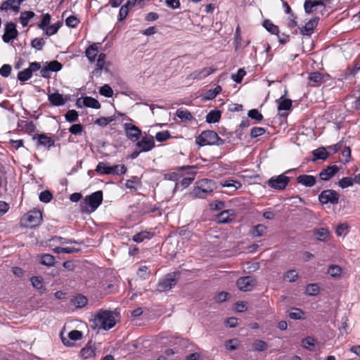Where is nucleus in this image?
Returning <instances> with one entry per match:
<instances>
[{
	"mask_svg": "<svg viewBox=\"0 0 360 360\" xmlns=\"http://www.w3.org/2000/svg\"><path fill=\"white\" fill-rule=\"evenodd\" d=\"M52 241H58L59 245H64V244H72V243H77V244H82V242H77L74 239H68L65 238H63L60 236H54L53 237Z\"/></svg>",
	"mask_w": 360,
	"mask_h": 360,
	"instance_id": "obj_49",
	"label": "nucleus"
},
{
	"mask_svg": "<svg viewBox=\"0 0 360 360\" xmlns=\"http://www.w3.org/2000/svg\"><path fill=\"white\" fill-rule=\"evenodd\" d=\"M115 312L110 310L99 309L92 320L93 327L98 330H108L116 324Z\"/></svg>",
	"mask_w": 360,
	"mask_h": 360,
	"instance_id": "obj_2",
	"label": "nucleus"
},
{
	"mask_svg": "<svg viewBox=\"0 0 360 360\" xmlns=\"http://www.w3.org/2000/svg\"><path fill=\"white\" fill-rule=\"evenodd\" d=\"M339 194L335 191L331 189L323 191L319 195V200L322 205L328 203L336 205L339 202Z\"/></svg>",
	"mask_w": 360,
	"mask_h": 360,
	"instance_id": "obj_8",
	"label": "nucleus"
},
{
	"mask_svg": "<svg viewBox=\"0 0 360 360\" xmlns=\"http://www.w3.org/2000/svg\"><path fill=\"white\" fill-rule=\"evenodd\" d=\"M48 100L53 106H61L63 105L67 99L58 92L52 93L48 95Z\"/></svg>",
	"mask_w": 360,
	"mask_h": 360,
	"instance_id": "obj_15",
	"label": "nucleus"
},
{
	"mask_svg": "<svg viewBox=\"0 0 360 360\" xmlns=\"http://www.w3.org/2000/svg\"><path fill=\"white\" fill-rule=\"evenodd\" d=\"M266 132V129L263 127H253L250 131V137L252 139L257 138Z\"/></svg>",
	"mask_w": 360,
	"mask_h": 360,
	"instance_id": "obj_56",
	"label": "nucleus"
},
{
	"mask_svg": "<svg viewBox=\"0 0 360 360\" xmlns=\"http://www.w3.org/2000/svg\"><path fill=\"white\" fill-rule=\"evenodd\" d=\"M35 14L33 11H23L21 12L19 17V21L23 27H26L29 21L34 17Z\"/></svg>",
	"mask_w": 360,
	"mask_h": 360,
	"instance_id": "obj_24",
	"label": "nucleus"
},
{
	"mask_svg": "<svg viewBox=\"0 0 360 360\" xmlns=\"http://www.w3.org/2000/svg\"><path fill=\"white\" fill-rule=\"evenodd\" d=\"M99 93L108 98L112 97L113 95V91L108 84H104L99 89Z\"/></svg>",
	"mask_w": 360,
	"mask_h": 360,
	"instance_id": "obj_51",
	"label": "nucleus"
},
{
	"mask_svg": "<svg viewBox=\"0 0 360 360\" xmlns=\"http://www.w3.org/2000/svg\"><path fill=\"white\" fill-rule=\"evenodd\" d=\"M215 188V182L212 180L203 179L199 181L195 187L193 193L199 198H205L208 193L213 191Z\"/></svg>",
	"mask_w": 360,
	"mask_h": 360,
	"instance_id": "obj_5",
	"label": "nucleus"
},
{
	"mask_svg": "<svg viewBox=\"0 0 360 360\" xmlns=\"http://www.w3.org/2000/svg\"><path fill=\"white\" fill-rule=\"evenodd\" d=\"M221 117V112L219 110H211L206 116V122L208 123L217 122Z\"/></svg>",
	"mask_w": 360,
	"mask_h": 360,
	"instance_id": "obj_33",
	"label": "nucleus"
},
{
	"mask_svg": "<svg viewBox=\"0 0 360 360\" xmlns=\"http://www.w3.org/2000/svg\"><path fill=\"white\" fill-rule=\"evenodd\" d=\"M79 23V20L73 15L69 16L65 20V24L70 27H75Z\"/></svg>",
	"mask_w": 360,
	"mask_h": 360,
	"instance_id": "obj_64",
	"label": "nucleus"
},
{
	"mask_svg": "<svg viewBox=\"0 0 360 360\" xmlns=\"http://www.w3.org/2000/svg\"><path fill=\"white\" fill-rule=\"evenodd\" d=\"M149 274H150V271L148 269V267H147L146 266H140L137 271V275L140 278H143V279H146L148 277V276L149 275Z\"/></svg>",
	"mask_w": 360,
	"mask_h": 360,
	"instance_id": "obj_62",
	"label": "nucleus"
},
{
	"mask_svg": "<svg viewBox=\"0 0 360 360\" xmlns=\"http://www.w3.org/2000/svg\"><path fill=\"white\" fill-rule=\"evenodd\" d=\"M18 30L16 25L13 22H8L5 25L4 34L2 37L3 41L5 43H9L11 40L15 39L17 37Z\"/></svg>",
	"mask_w": 360,
	"mask_h": 360,
	"instance_id": "obj_12",
	"label": "nucleus"
},
{
	"mask_svg": "<svg viewBox=\"0 0 360 360\" xmlns=\"http://www.w3.org/2000/svg\"><path fill=\"white\" fill-rule=\"evenodd\" d=\"M79 251V249L75 248H70V247H67V248L60 247V248H54V252L57 253V254H60V253L72 254V253L77 252Z\"/></svg>",
	"mask_w": 360,
	"mask_h": 360,
	"instance_id": "obj_44",
	"label": "nucleus"
},
{
	"mask_svg": "<svg viewBox=\"0 0 360 360\" xmlns=\"http://www.w3.org/2000/svg\"><path fill=\"white\" fill-rule=\"evenodd\" d=\"M215 70L216 69L212 67L205 68L202 70L194 71L191 73V77L193 79H202L214 72Z\"/></svg>",
	"mask_w": 360,
	"mask_h": 360,
	"instance_id": "obj_17",
	"label": "nucleus"
},
{
	"mask_svg": "<svg viewBox=\"0 0 360 360\" xmlns=\"http://www.w3.org/2000/svg\"><path fill=\"white\" fill-rule=\"evenodd\" d=\"M245 74V71L240 68L236 74H232L231 79L236 83H240Z\"/></svg>",
	"mask_w": 360,
	"mask_h": 360,
	"instance_id": "obj_57",
	"label": "nucleus"
},
{
	"mask_svg": "<svg viewBox=\"0 0 360 360\" xmlns=\"http://www.w3.org/2000/svg\"><path fill=\"white\" fill-rule=\"evenodd\" d=\"M354 179H353L351 177H344L340 179L338 182V185L342 188H345L349 186H352L354 184Z\"/></svg>",
	"mask_w": 360,
	"mask_h": 360,
	"instance_id": "obj_52",
	"label": "nucleus"
},
{
	"mask_svg": "<svg viewBox=\"0 0 360 360\" xmlns=\"http://www.w3.org/2000/svg\"><path fill=\"white\" fill-rule=\"evenodd\" d=\"M42 214L39 210H33L25 214L20 219V226L24 228H35L40 225Z\"/></svg>",
	"mask_w": 360,
	"mask_h": 360,
	"instance_id": "obj_4",
	"label": "nucleus"
},
{
	"mask_svg": "<svg viewBox=\"0 0 360 360\" xmlns=\"http://www.w3.org/2000/svg\"><path fill=\"white\" fill-rule=\"evenodd\" d=\"M23 125L18 124L19 127H22V130L25 133L31 135L36 130V126L32 121H21Z\"/></svg>",
	"mask_w": 360,
	"mask_h": 360,
	"instance_id": "obj_30",
	"label": "nucleus"
},
{
	"mask_svg": "<svg viewBox=\"0 0 360 360\" xmlns=\"http://www.w3.org/2000/svg\"><path fill=\"white\" fill-rule=\"evenodd\" d=\"M289 177L284 174L273 176L269 180V186L274 189L283 190L288 185Z\"/></svg>",
	"mask_w": 360,
	"mask_h": 360,
	"instance_id": "obj_10",
	"label": "nucleus"
},
{
	"mask_svg": "<svg viewBox=\"0 0 360 360\" xmlns=\"http://www.w3.org/2000/svg\"><path fill=\"white\" fill-rule=\"evenodd\" d=\"M314 233L316 236V238L319 240L323 242L327 241L330 236L329 231L323 227L314 229Z\"/></svg>",
	"mask_w": 360,
	"mask_h": 360,
	"instance_id": "obj_22",
	"label": "nucleus"
},
{
	"mask_svg": "<svg viewBox=\"0 0 360 360\" xmlns=\"http://www.w3.org/2000/svg\"><path fill=\"white\" fill-rule=\"evenodd\" d=\"M105 53H100L98 55V58L96 61V68L94 70L95 74H101V71L104 67L105 65Z\"/></svg>",
	"mask_w": 360,
	"mask_h": 360,
	"instance_id": "obj_37",
	"label": "nucleus"
},
{
	"mask_svg": "<svg viewBox=\"0 0 360 360\" xmlns=\"http://www.w3.org/2000/svg\"><path fill=\"white\" fill-rule=\"evenodd\" d=\"M298 278V274L294 269L288 271L284 275V279L289 282H294Z\"/></svg>",
	"mask_w": 360,
	"mask_h": 360,
	"instance_id": "obj_53",
	"label": "nucleus"
},
{
	"mask_svg": "<svg viewBox=\"0 0 360 360\" xmlns=\"http://www.w3.org/2000/svg\"><path fill=\"white\" fill-rule=\"evenodd\" d=\"M341 268L337 265L330 266L328 270V274H330L332 277L339 276L341 274Z\"/></svg>",
	"mask_w": 360,
	"mask_h": 360,
	"instance_id": "obj_59",
	"label": "nucleus"
},
{
	"mask_svg": "<svg viewBox=\"0 0 360 360\" xmlns=\"http://www.w3.org/2000/svg\"><path fill=\"white\" fill-rule=\"evenodd\" d=\"M238 346L239 342L237 339L229 340L225 344L226 348L229 350H236Z\"/></svg>",
	"mask_w": 360,
	"mask_h": 360,
	"instance_id": "obj_61",
	"label": "nucleus"
},
{
	"mask_svg": "<svg viewBox=\"0 0 360 360\" xmlns=\"http://www.w3.org/2000/svg\"><path fill=\"white\" fill-rule=\"evenodd\" d=\"M262 25L271 34L276 35L279 34L278 27L274 25L270 20H264L263 21Z\"/></svg>",
	"mask_w": 360,
	"mask_h": 360,
	"instance_id": "obj_28",
	"label": "nucleus"
},
{
	"mask_svg": "<svg viewBox=\"0 0 360 360\" xmlns=\"http://www.w3.org/2000/svg\"><path fill=\"white\" fill-rule=\"evenodd\" d=\"M222 141L218 134L212 130L202 131L196 139V143L204 146L207 145L219 144V141Z\"/></svg>",
	"mask_w": 360,
	"mask_h": 360,
	"instance_id": "obj_6",
	"label": "nucleus"
},
{
	"mask_svg": "<svg viewBox=\"0 0 360 360\" xmlns=\"http://www.w3.org/2000/svg\"><path fill=\"white\" fill-rule=\"evenodd\" d=\"M85 53L91 62L94 61L98 53V46H88Z\"/></svg>",
	"mask_w": 360,
	"mask_h": 360,
	"instance_id": "obj_34",
	"label": "nucleus"
},
{
	"mask_svg": "<svg viewBox=\"0 0 360 360\" xmlns=\"http://www.w3.org/2000/svg\"><path fill=\"white\" fill-rule=\"evenodd\" d=\"M32 285L37 289H41L43 288V278L41 276H32L30 279Z\"/></svg>",
	"mask_w": 360,
	"mask_h": 360,
	"instance_id": "obj_54",
	"label": "nucleus"
},
{
	"mask_svg": "<svg viewBox=\"0 0 360 360\" xmlns=\"http://www.w3.org/2000/svg\"><path fill=\"white\" fill-rule=\"evenodd\" d=\"M319 18H316L307 22L304 27L300 28V32L303 35L310 36L314 28L317 26Z\"/></svg>",
	"mask_w": 360,
	"mask_h": 360,
	"instance_id": "obj_19",
	"label": "nucleus"
},
{
	"mask_svg": "<svg viewBox=\"0 0 360 360\" xmlns=\"http://www.w3.org/2000/svg\"><path fill=\"white\" fill-rule=\"evenodd\" d=\"M65 117L68 122H75L77 121L79 114L75 110H69L65 115Z\"/></svg>",
	"mask_w": 360,
	"mask_h": 360,
	"instance_id": "obj_43",
	"label": "nucleus"
},
{
	"mask_svg": "<svg viewBox=\"0 0 360 360\" xmlns=\"http://www.w3.org/2000/svg\"><path fill=\"white\" fill-rule=\"evenodd\" d=\"M235 212L233 210H226L221 212L217 217L218 221L221 224L229 223L234 218Z\"/></svg>",
	"mask_w": 360,
	"mask_h": 360,
	"instance_id": "obj_21",
	"label": "nucleus"
},
{
	"mask_svg": "<svg viewBox=\"0 0 360 360\" xmlns=\"http://www.w3.org/2000/svg\"><path fill=\"white\" fill-rule=\"evenodd\" d=\"M32 140L35 141L37 148H43L47 150H49L51 147H53L56 142L53 136H49L44 133L33 134Z\"/></svg>",
	"mask_w": 360,
	"mask_h": 360,
	"instance_id": "obj_7",
	"label": "nucleus"
},
{
	"mask_svg": "<svg viewBox=\"0 0 360 360\" xmlns=\"http://www.w3.org/2000/svg\"><path fill=\"white\" fill-rule=\"evenodd\" d=\"M195 166L181 167L178 170L162 171L160 176L164 180L172 181L175 183V188H181L184 189L187 188L195 179L196 173L195 172H184V169L195 168Z\"/></svg>",
	"mask_w": 360,
	"mask_h": 360,
	"instance_id": "obj_1",
	"label": "nucleus"
},
{
	"mask_svg": "<svg viewBox=\"0 0 360 360\" xmlns=\"http://www.w3.org/2000/svg\"><path fill=\"white\" fill-rule=\"evenodd\" d=\"M12 68L8 64H4L0 68V75L4 77H8L11 72Z\"/></svg>",
	"mask_w": 360,
	"mask_h": 360,
	"instance_id": "obj_63",
	"label": "nucleus"
},
{
	"mask_svg": "<svg viewBox=\"0 0 360 360\" xmlns=\"http://www.w3.org/2000/svg\"><path fill=\"white\" fill-rule=\"evenodd\" d=\"M123 129L127 139L133 142L137 141L141 136V130L132 123H124Z\"/></svg>",
	"mask_w": 360,
	"mask_h": 360,
	"instance_id": "obj_9",
	"label": "nucleus"
},
{
	"mask_svg": "<svg viewBox=\"0 0 360 360\" xmlns=\"http://www.w3.org/2000/svg\"><path fill=\"white\" fill-rule=\"evenodd\" d=\"M304 312L298 308H292V311L289 312L288 316L290 319L294 320H299L302 319Z\"/></svg>",
	"mask_w": 360,
	"mask_h": 360,
	"instance_id": "obj_48",
	"label": "nucleus"
},
{
	"mask_svg": "<svg viewBox=\"0 0 360 360\" xmlns=\"http://www.w3.org/2000/svg\"><path fill=\"white\" fill-rule=\"evenodd\" d=\"M151 237H152V235L150 234V232L142 231V232H140V233H138L135 234L133 236V240L136 242V243H141L145 239H146V238L149 239Z\"/></svg>",
	"mask_w": 360,
	"mask_h": 360,
	"instance_id": "obj_40",
	"label": "nucleus"
},
{
	"mask_svg": "<svg viewBox=\"0 0 360 360\" xmlns=\"http://www.w3.org/2000/svg\"><path fill=\"white\" fill-rule=\"evenodd\" d=\"M248 115L249 117L257 121H261L263 119V115L257 109L249 110Z\"/></svg>",
	"mask_w": 360,
	"mask_h": 360,
	"instance_id": "obj_60",
	"label": "nucleus"
},
{
	"mask_svg": "<svg viewBox=\"0 0 360 360\" xmlns=\"http://www.w3.org/2000/svg\"><path fill=\"white\" fill-rule=\"evenodd\" d=\"M278 110H288L291 108L292 101L290 99H284L283 97L280 98L278 101Z\"/></svg>",
	"mask_w": 360,
	"mask_h": 360,
	"instance_id": "obj_36",
	"label": "nucleus"
},
{
	"mask_svg": "<svg viewBox=\"0 0 360 360\" xmlns=\"http://www.w3.org/2000/svg\"><path fill=\"white\" fill-rule=\"evenodd\" d=\"M252 347L254 351L262 352L268 348V345L263 340H257L252 343Z\"/></svg>",
	"mask_w": 360,
	"mask_h": 360,
	"instance_id": "obj_39",
	"label": "nucleus"
},
{
	"mask_svg": "<svg viewBox=\"0 0 360 360\" xmlns=\"http://www.w3.org/2000/svg\"><path fill=\"white\" fill-rule=\"evenodd\" d=\"M220 184L223 187L233 188V191H236L242 186V184L240 181L231 179L221 181Z\"/></svg>",
	"mask_w": 360,
	"mask_h": 360,
	"instance_id": "obj_31",
	"label": "nucleus"
},
{
	"mask_svg": "<svg viewBox=\"0 0 360 360\" xmlns=\"http://www.w3.org/2000/svg\"><path fill=\"white\" fill-rule=\"evenodd\" d=\"M51 16L49 13L43 15L42 19L38 24V27L42 30H45L51 23Z\"/></svg>",
	"mask_w": 360,
	"mask_h": 360,
	"instance_id": "obj_42",
	"label": "nucleus"
},
{
	"mask_svg": "<svg viewBox=\"0 0 360 360\" xmlns=\"http://www.w3.org/2000/svg\"><path fill=\"white\" fill-rule=\"evenodd\" d=\"M335 233L338 236H345L348 233V226L345 224H341L336 228Z\"/></svg>",
	"mask_w": 360,
	"mask_h": 360,
	"instance_id": "obj_58",
	"label": "nucleus"
},
{
	"mask_svg": "<svg viewBox=\"0 0 360 360\" xmlns=\"http://www.w3.org/2000/svg\"><path fill=\"white\" fill-rule=\"evenodd\" d=\"M39 198L41 202L48 203L53 199V195L49 191L46 190L40 193Z\"/></svg>",
	"mask_w": 360,
	"mask_h": 360,
	"instance_id": "obj_50",
	"label": "nucleus"
},
{
	"mask_svg": "<svg viewBox=\"0 0 360 360\" xmlns=\"http://www.w3.org/2000/svg\"><path fill=\"white\" fill-rule=\"evenodd\" d=\"M55 257L50 254H43L41 256L40 263L41 264L51 266L55 264Z\"/></svg>",
	"mask_w": 360,
	"mask_h": 360,
	"instance_id": "obj_35",
	"label": "nucleus"
},
{
	"mask_svg": "<svg viewBox=\"0 0 360 360\" xmlns=\"http://www.w3.org/2000/svg\"><path fill=\"white\" fill-rule=\"evenodd\" d=\"M32 76V74L30 72V71L27 68L22 71H20L18 73L17 78L19 81L22 82H25L30 79Z\"/></svg>",
	"mask_w": 360,
	"mask_h": 360,
	"instance_id": "obj_41",
	"label": "nucleus"
},
{
	"mask_svg": "<svg viewBox=\"0 0 360 360\" xmlns=\"http://www.w3.org/2000/svg\"><path fill=\"white\" fill-rule=\"evenodd\" d=\"M83 131H84V127L81 124H72L69 128L70 133H71L72 134H74V135H79L82 133Z\"/></svg>",
	"mask_w": 360,
	"mask_h": 360,
	"instance_id": "obj_55",
	"label": "nucleus"
},
{
	"mask_svg": "<svg viewBox=\"0 0 360 360\" xmlns=\"http://www.w3.org/2000/svg\"><path fill=\"white\" fill-rule=\"evenodd\" d=\"M83 105L94 109L101 108V103L96 98L91 96H86L83 99Z\"/></svg>",
	"mask_w": 360,
	"mask_h": 360,
	"instance_id": "obj_26",
	"label": "nucleus"
},
{
	"mask_svg": "<svg viewBox=\"0 0 360 360\" xmlns=\"http://www.w3.org/2000/svg\"><path fill=\"white\" fill-rule=\"evenodd\" d=\"M97 173L101 174H110L111 166L108 162H100L96 168Z\"/></svg>",
	"mask_w": 360,
	"mask_h": 360,
	"instance_id": "obj_29",
	"label": "nucleus"
},
{
	"mask_svg": "<svg viewBox=\"0 0 360 360\" xmlns=\"http://www.w3.org/2000/svg\"><path fill=\"white\" fill-rule=\"evenodd\" d=\"M103 192L98 191L86 195L80 203L81 210L84 212H94L103 202Z\"/></svg>",
	"mask_w": 360,
	"mask_h": 360,
	"instance_id": "obj_3",
	"label": "nucleus"
},
{
	"mask_svg": "<svg viewBox=\"0 0 360 360\" xmlns=\"http://www.w3.org/2000/svg\"><path fill=\"white\" fill-rule=\"evenodd\" d=\"M267 227L262 224L254 226L251 231L252 237H261L266 233Z\"/></svg>",
	"mask_w": 360,
	"mask_h": 360,
	"instance_id": "obj_25",
	"label": "nucleus"
},
{
	"mask_svg": "<svg viewBox=\"0 0 360 360\" xmlns=\"http://www.w3.org/2000/svg\"><path fill=\"white\" fill-rule=\"evenodd\" d=\"M176 115L182 121L186 122L193 119L191 113L184 108H179L176 112Z\"/></svg>",
	"mask_w": 360,
	"mask_h": 360,
	"instance_id": "obj_27",
	"label": "nucleus"
},
{
	"mask_svg": "<svg viewBox=\"0 0 360 360\" xmlns=\"http://www.w3.org/2000/svg\"><path fill=\"white\" fill-rule=\"evenodd\" d=\"M88 300L87 298L82 295H79L77 297H75L74 300V304L77 307H84L87 304Z\"/></svg>",
	"mask_w": 360,
	"mask_h": 360,
	"instance_id": "obj_45",
	"label": "nucleus"
},
{
	"mask_svg": "<svg viewBox=\"0 0 360 360\" xmlns=\"http://www.w3.org/2000/svg\"><path fill=\"white\" fill-rule=\"evenodd\" d=\"M316 181V177L312 175L302 174L297 177V182L307 187L313 186Z\"/></svg>",
	"mask_w": 360,
	"mask_h": 360,
	"instance_id": "obj_18",
	"label": "nucleus"
},
{
	"mask_svg": "<svg viewBox=\"0 0 360 360\" xmlns=\"http://www.w3.org/2000/svg\"><path fill=\"white\" fill-rule=\"evenodd\" d=\"M256 285V279L252 276L241 277L237 281V286L241 291H251Z\"/></svg>",
	"mask_w": 360,
	"mask_h": 360,
	"instance_id": "obj_11",
	"label": "nucleus"
},
{
	"mask_svg": "<svg viewBox=\"0 0 360 360\" xmlns=\"http://www.w3.org/2000/svg\"><path fill=\"white\" fill-rule=\"evenodd\" d=\"M322 75L319 72H314L309 75V80L314 83V85H319L322 80Z\"/></svg>",
	"mask_w": 360,
	"mask_h": 360,
	"instance_id": "obj_46",
	"label": "nucleus"
},
{
	"mask_svg": "<svg viewBox=\"0 0 360 360\" xmlns=\"http://www.w3.org/2000/svg\"><path fill=\"white\" fill-rule=\"evenodd\" d=\"M339 171L337 165L328 166L319 173V177L323 181H328Z\"/></svg>",
	"mask_w": 360,
	"mask_h": 360,
	"instance_id": "obj_14",
	"label": "nucleus"
},
{
	"mask_svg": "<svg viewBox=\"0 0 360 360\" xmlns=\"http://www.w3.org/2000/svg\"><path fill=\"white\" fill-rule=\"evenodd\" d=\"M63 22L62 21H58L56 23H53L52 25H49L45 30L43 31L47 36H51L54 34H56L59 28L62 26Z\"/></svg>",
	"mask_w": 360,
	"mask_h": 360,
	"instance_id": "obj_32",
	"label": "nucleus"
},
{
	"mask_svg": "<svg viewBox=\"0 0 360 360\" xmlns=\"http://www.w3.org/2000/svg\"><path fill=\"white\" fill-rule=\"evenodd\" d=\"M96 347L91 344V342L82 348L80 351V355L84 359L94 357L96 356Z\"/></svg>",
	"mask_w": 360,
	"mask_h": 360,
	"instance_id": "obj_20",
	"label": "nucleus"
},
{
	"mask_svg": "<svg viewBox=\"0 0 360 360\" xmlns=\"http://www.w3.org/2000/svg\"><path fill=\"white\" fill-rule=\"evenodd\" d=\"M328 157V153L326 151V148L323 147L319 148L318 149L313 151V158L312 161L315 162L317 160H325Z\"/></svg>",
	"mask_w": 360,
	"mask_h": 360,
	"instance_id": "obj_23",
	"label": "nucleus"
},
{
	"mask_svg": "<svg viewBox=\"0 0 360 360\" xmlns=\"http://www.w3.org/2000/svg\"><path fill=\"white\" fill-rule=\"evenodd\" d=\"M177 276L176 273L167 274L166 277L159 283V287L161 288V290L168 291L174 287L176 284Z\"/></svg>",
	"mask_w": 360,
	"mask_h": 360,
	"instance_id": "obj_13",
	"label": "nucleus"
},
{
	"mask_svg": "<svg viewBox=\"0 0 360 360\" xmlns=\"http://www.w3.org/2000/svg\"><path fill=\"white\" fill-rule=\"evenodd\" d=\"M46 66L51 72L60 71L63 68V65L58 60H52L49 63H47Z\"/></svg>",
	"mask_w": 360,
	"mask_h": 360,
	"instance_id": "obj_47",
	"label": "nucleus"
},
{
	"mask_svg": "<svg viewBox=\"0 0 360 360\" xmlns=\"http://www.w3.org/2000/svg\"><path fill=\"white\" fill-rule=\"evenodd\" d=\"M136 145L141 149L140 151H148L155 146V143L153 137L145 136Z\"/></svg>",
	"mask_w": 360,
	"mask_h": 360,
	"instance_id": "obj_16",
	"label": "nucleus"
},
{
	"mask_svg": "<svg viewBox=\"0 0 360 360\" xmlns=\"http://www.w3.org/2000/svg\"><path fill=\"white\" fill-rule=\"evenodd\" d=\"M319 286L316 283L309 284L305 289V293L309 296H314L319 294Z\"/></svg>",
	"mask_w": 360,
	"mask_h": 360,
	"instance_id": "obj_38",
	"label": "nucleus"
}]
</instances>
